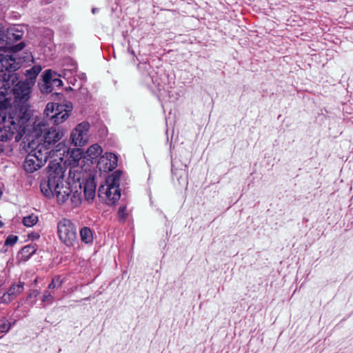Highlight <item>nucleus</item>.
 Wrapping results in <instances>:
<instances>
[{"label": "nucleus", "mask_w": 353, "mask_h": 353, "mask_svg": "<svg viewBox=\"0 0 353 353\" xmlns=\"http://www.w3.org/2000/svg\"><path fill=\"white\" fill-rule=\"evenodd\" d=\"M18 237L17 236L10 235L7 237L4 242V245L12 246L17 243Z\"/></svg>", "instance_id": "nucleus-27"}, {"label": "nucleus", "mask_w": 353, "mask_h": 353, "mask_svg": "<svg viewBox=\"0 0 353 353\" xmlns=\"http://www.w3.org/2000/svg\"><path fill=\"white\" fill-rule=\"evenodd\" d=\"M6 76L0 77V97L4 94ZM25 109L28 117H34L30 110L25 105H8L7 101H0V123H5V125L9 124L8 118L10 117V112H21L22 109Z\"/></svg>", "instance_id": "nucleus-9"}, {"label": "nucleus", "mask_w": 353, "mask_h": 353, "mask_svg": "<svg viewBox=\"0 0 353 353\" xmlns=\"http://www.w3.org/2000/svg\"><path fill=\"white\" fill-rule=\"evenodd\" d=\"M54 300L52 295L48 291H46L43 294L42 301L44 303H51Z\"/></svg>", "instance_id": "nucleus-28"}, {"label": "nucleus", "mask_w": 353, "mask_h": 353, "mask_svg": "<svg viewBox=\"0 0 353 353\" xmlns=\"http://www.w3.org/2000/svg\"><path fill=\"white\" fill-rule=\"evenodd\" d=\"M90 124L86 121L79 123L70 133L71 143L76 147H82L89 141Z\"/></svg>", "instance_id": "nucleus-10"}, {"label": "nucleus", "mask_w": 353, "mask_h": 353, "mask_svg": "<svg viewBox=\"0 0 353 353\" xmlns=\"http://www.w3.org/2000/svg\"><path fill=\"white\" fill-rule=\"evenodd\" d=\"M1 323L0 325V334H3L7 333L10 330L12 324L6 319H2L1 320Z\"/></svg>", "instance_id": "nucleus-25"}, {"label": "nucleus", "mask_w": 353, "mask_h": 353, "mask_svg": "<svg viewBox=\"0 0 353 353\" xmlns=\"http://www.w3.org/2000/svg\"><path fill=\"white\" fill-rule=\"evenodd\" d=\"M80 236L82 242L91 243L93 241L92 230L88 227H83L80 230Z\"/></svg>", "instance_id": "nucleus-20"}, {"label": "nucleus", "mask_w": 353, "mask_h": 353, "mask_svg": "<svg viewBox=\"0 0 353 353\" xmlns=\"http://www.w3.org/2000/svg\"><path fill=\"white\" fill-rule=\"evenodd\" d=\"M39 292L38 290H32L30 292V294H29V298L32 297V296H34V297H37L38 295H39Z\"/></svg>", "instance_id": "nucleus-31"}, {"label": "nucleus", "mask_w": 353, "mask_h": 353, "mask_svg": "<svg viewBox=\"0 0 353 353\" xmlns=\"http://www.w3.org/2000/svg\"><path fill=\"white\" fill-rule=\"evenodd\" d=\"M35 140L32 139L28 145V154L23 163V168L27 172L33 173L41 168L47 161L48 159L52 157L53 151L48 148H44L43 145H37Z\"/></svg>", "instance_id": "nucleus-3"}, {"label": "nucleus", "mask_w": 353, "mask_h": 353, "mask_svg": "<svg viewBox=\"0 0 353 353\" xmlns=\"http://www.w3.org/2000/svg\"><path fill=\"white\" fill-rule=\"evenodd\" d=\"M34 117L37 119L36 124L38 123H41L43 125L41 127V133L37 137L32 135V134H25V139H27L28 141H30V139L34 140V139L39 138L41 134L44 132L43 134V143H38V145H43L44 148H48L49 150H51L50 145L52 144H54L58 142L64 135L63 131L56 128H50L48 129L46 128V124L43 121L38 119L37 116H34ZM37 143L36 144V145ZM66 150V145L63 143H59L55 146V150H52L53 151L51 154L52 157L54 156H57L59 158V159H62V156L65 154Z\"/></svg>", "instance_id": "nucleus-2"}, {"label": "nucleus", "mask_w": 353, "mask_h": 353, "mask_svg": "<svg viewBox=\"0 0 353 353\" xmlns=\"http://www.w3.org/2000/svg\"><path fill=\"white\" fill-rule=\"evenodd\" d=\"M63 177L64 174L61 167L57 166L54 170H52L50 168L47 177L41 181L40 189L42 194L47 198L54 197L57 188L63 181Z\"/></svg>", "instance_id": "nucleus-6"}, {"label": "nucleus", "mask_w": 353, "mask_h": 353, "mask_svg": "<svg viewBox=\"0 0 353 353\" xmlns=\"http://www.w3.org/2000/svg\"><path fill=\"white\" fill-rule=\"evenodd\" d=\"M43 79L45 84L43 90L46 92H51L55 87L60 88L62 85L61 80L57 78V74L51 70L45 71Z\"/></svg>", "instance_id": "nucleus-13"}, {"label": "nucleus", "mask_w": 353, "mask_h": 353, "mask_svg": "<svg viewBox=\"0 0 353 353\" xmlns=\"http://www.w3.org/2000/svg\"><path fill=\"white\" fill-rule=\"evenodd\" d=\"M62 281L60 279L59 276H56L53 278L51 283L48 285L49 289H54L57 287H60L61 285Z\"/></svg>", "instance_id": "nucleus-26"}, {"label": "nucleus", "mask_w": 353, "mask_h": 353, "mask_svg": "<svg viewBox=\"0 0 353 353\" xmlns=\"http://www.w3.org/2000/svg\"><path fill=\"white\" fill-rule=\"evenodd\" d=\"M1 336H2V335H1V336H0V339L1 338Z\"/></svg>", "instance_id": "nucleus-35"}, {"label": "nucleus", "mask_w": 353, "mask_h": 353, "mask_svg": "<svg viewBox=\"0 0 353 353\" xmlns=\"http://www.w3.org/2000/svg\"><path fill=\"white\" fill-rule=\"evenodd\" d=\"M66 151L68 154H70V159H71V161H74V163H77L82 157V151L79 148L72 149L71 151L66 148L65 152Z\"/></svg>", "instance_id": "nucleus-23"}, {"label": "nucleus", "mask_w": 353, "mask_h": 353, "mask_svg": "<svg viewBox=\"0 0 353 353\" xmlns=\"http://www.w3.org/2000/svg\"><path fill=\"white\" fill-rule=\"evenodd\" d=\"M32 85L26 81H19L14 85L13 89L15 99L14 105H25L28 109L25 103L30 98V89Z\"/></svg>", "instance_id": "nucleus-11"}, {"label": "nucleus", "mask_w": 353, "mask_h": 353, "mask_svg": "<svg viewBox=\"0 0 353 353\" xmlns=\"http://www.w3.org/2000/svg\"><path fill=\"white\" fill-rule=\"evenodd\" d=\"M102 148L96 143L90 145L88 148L86 154L90 159H95L102 153Z\"/></svg>", "instance_id": "nucleus-19"}, {"label": "nucleus", "mask_w": 353, "mask_h": 353, "mask_svg": "<svg viewBox=\"0 0 353 353\" xmlns=\"http://www.w3.org/2000/svg\"><path fill=\"white\" fill-rule=\"evenodd\" d=\"M3 223L2 221H0V228L3 226Z\"/></svg>", "instance_id": "nucleus-33"}, {"label": "nucleus", "mask_w": 353, "mask_h": 353, "mask_svg": "<svg viewBox=\"0 0 353 353\" xmlns=\"http://www.w3.org/2000/svg\"><path fill=\"white\" fill-rule=\"evenodd\" d=\"M72 110V105L70 102H67L62 107L59 108V110L56 112L51 116V121L55 125H59L66 121L70 112Z\"/></svg>", "instance_id": "nucleus-15"}, {"label": "nucleus", "mask_w": 353, "mask_h": 353, "mask_svg": "<svg viewBox=\"0 0 353 353\" xmlns=\"http://www.w3.org/2000/svg\"><path fill=\"white\" fill-rule=\"evenodd\" d=\"M96 184L94 179H88L83 185L85 199L88 201H92L95 196Z\"/></svg>", "instance_id": "nucleus-17"}, {"label": "nucleus", "mask_w": 353, "mask_h": 353, "mask_svg": "<svg viewBox=\"0 0 353 353\" xmlns=\"http://www.w3.org/2000/svg\"><path fill=\"white\" fill-rule=\"evenodd\" d=\"M122 172L117 170L109 175L103 184L99 186V197L108 205L114 204L121 197L119 189Z\"/></svg>", "instance_id": "nucleus-4"}, {"label": "nucleus", "mask_w": 353, "mask_h": 353, "mask_svg": "<svg viewBox=\"0 0 353 353\" xmlns=\"http://www.w3.org/2000/svg\"><path fill=\"white\" fill-rule=\"evenodd\" d=\"M41 70V67L39 65H34L32 68L27 70L26 72V79L25 81L30 83V84L34 85L35 79Z\"/></svg>", "instance_id": "nucleus-18"}, {"label": "nucleus", "mask_w": 353, "mask_h": 353, "mask_svg": "<svg viewBox=\"0 0 353 353\" xmlns=\"http://www.w3.org/2000/svg\"><path fill=\"white\" fill-rule=\"evenodd\" d=\"M63 104H58L56 103H48L44 110V114L47 117L51 120V116L56 112L59 110V108L62 107Z\"/></svg>", "instance_id": "nucleus-22"}, {"label": "nucleus", "mask_w": 353, "mask_h": 353, "mask_svg": "<svg viewBox=\"0 0 353 353\" xmlns=\"http://www.w3.org/2000/svg\"><path fill=\"white\" fill-rule=\"evenodd\" d=\"M126 207L125 206H121L119 209V211H118V216H119L120 219H125V217H126Z\"/></svg>", "instance_id": "nucleus-29"}, {"label": "nucleus", "mask_w": 353, "mask_h": 353, "mask_svg": "<svg viewBox=\"0 0 353 353\" xmlns=\"http://www.w3.org/2000/svg\"><path fill=\"white\" fill-rule=\"evenodd\" d=\"M23 34V32L18 28H9L6 30V33L4 32L5 41L3 46H0V50H1V52L6 56L8 55V57L13 59L17 63V69L19 68L20 63L17 61L14 55L11 54V52L15 53L21 50L24 48L25 44L23 42H20L16 45L14 44L15 41L22 39Z\"/></svg>", "instance_id": "nucleus-5"}, {"label": "nucleus", "mask_w": 353, "mask_h": 353, "mask_svg": "<svg viewBox=\"0 0 353 353\" xmlns=\"http://www.w3.org/2000/svg\"><path fill=\"white\" fill-rule=\"evenodd\" d=\"M4 30L0 28V45L3 46L4 43Z\"/></svg>", "instance_id": "nucleus-30"}, {"label": "nucleus", "mask_w": 353, "mask_h": 353, "mask_svg": "<svg viewBox=\"0 0 353 353\" xmlns=\"http://www.w3.org/2000/svg\"><path fill=\"white\" fill-rule=\"evenodd\" d=\"M38 222V216L34 214L26 216L23 219V223L26 227H32Z\"/></svg>", "instance_id": "nucleus-24"}, {"label": "nucleus", "mask_w": 353, "mask_h": 353, "mask_svg": "<svg viewBox=\"0 0 353 353\" xmlns=\"http://www.w3.org/2000/svg\"><path fill=\"white\" fill-rule=\"evenodd\" d=\"M117 165V157L114 154L111 152H106L103 154L97 163L99 170L105 172L112 171Z\"/></svg>", "instance_id": "nucleus-12"}, {"label": "nucleus", "mask_w": 353, "mask_h": 353, "mask_svg": "<svg viewBox=\"0 0 353 353\" xmlns=\"http://www.w3.org/2000/svg\"><path fill=\"white\" fill-rule=\"evenodd\" d=\"M57 234L61 242L67 246L74 245L77 239V230L73 223L63 218L57 223Z\"/></svg>", "instance_id": "nucleus-8"}, {"label": "nucleus", "mask_w": 353, "mask_h": 353, "mask_svg": "<svg viewBox=\"0 0 353 353\" xmlns=\"http://www.w3.org/2000/svg\"><path fill=\"white\" fill-rule=\"evenodd\" d=\"M74 188L75 189H70L67 184L64 185L63 182L60 184L54 192L57 202L59 203H63L68 200L70 197V203L73 207L79 206L82 201V187L81 184H79L78 189H77V187Z\"/></svg>", "instance_id": "nucleus-7"}, {"label": "nucleus", "mask_w": 353, "mask_h": 353, "mask_svg": "<svg viewBox=\"0 0 353 353\" xmlns=\"http://www.w3.org/2000/svg\"><path fill=\"white\" fill-rule=\"evenodd\" d=\"M92 12H96V10H95V9H93V10H92Z\"/></svg>", "instance_id": "nucleus-34"}, {"label": "nucleus", "mask_w": 353, "mask_h": 353, "mask_svg": "<svg viewBox=\"0 0 353 353\" xmlns=\"http://www.w3.org/2000/svg\"><path fill=\"white\" fill-rule=\"evenodd\" d=\"M24 290V283L19 282L18 283L12 284L8 290L3 294L1 298V302L3 303H9L15 299Z\"/></svg>", "instance_id": "nucleus-14"}, {"label": "nucleus", "mask_w": 353, "mask_h": 353, "mask_svg": "<svg viewBox=\"0 0 353 353\" xmlns=\"http://www.w3.org/2000/svg\"><path fill=\"white\" fill-rule=\"evenodd\" d=\"M37 250L36 244H30L21 250V254L24 260L28 259Z\"/></svg>", "instance_id": "nucleus-21"}, {"label": "nucleus", "mask_w": 353, "mask_h": 353, "mask_svg": "<svg viewBox=\"0 0 353 353\" xmlns=\"http://www.w3.org/2000/svg\"><path fill=\"white\" fill-rule=\"evenodd\" d=\"M0 52L1 50H0ZM8 55L0 52V77L6 76L5 71L11 72L17 70V63L11 57H8Z\"/></svg>", "instance_id": "nucleus-16"}, {"label": "nucleus", "mask_w": 353, "mask_h": 353, "mask_svg": "<svg viewBox=\"0 0 353 353\" xmlns=\"http://www.w3.org/2000/svg\"><path fill=\"white\" fill-rule=\"evenodd\" d=\"M8 123L0 128V153L9 146V142L12 138L17 142L26 134L37 137L41 133V127L43 125L41 123L36 124V118L28 117L23 108L21 112H10Z\"/></svg>", "instance_id": "nucleus-1"}, {"label": "nucleus", "mask_w": 353, "mask_h": 353, "mask_svg": "<svg viewBox=\"0 0 353 353\" xmlns=\"http://www.w3.org/2000/svg\"><path fill=\"white\" fill-rule=\"evenodd\" d=\"M39 237V234L38 233H32V234H31V238H32V239H38Z\"/></svg>", "instance_id": "nucleus-32"}]
</instances>
